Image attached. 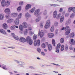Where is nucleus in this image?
<instances>
[{"instance_id": "f257e3e1", "label": "nucleus", "mask_w": 75, "mask_h": 75, "mask_svg": "<svg viewBox=\"0 0 75 75\" xmlns=\"http://www.w3.org/2000/svg\"><path fill=\"white\" fill-rule=\"evenodd\" d=\"M44 35H45V33H44V30H41L40 29H39L38 36V37H40V38H42Z\"/></svg>"}, {"instance_id": "f03ea898", "label": "nucleus", "mask_w": 75, "mask_h": 75, "mask_svg": "<svg viewBox=\"0 0 75 75\" xmlns=\"http://www.w3.org/2000/svg\"><path fill=\"white\" fill-rule=\"evenodd\" d=\"M51 25V21L50 20L48 19L46 21V23L45 25L44 28L45 29H48Z\"/></svg>"}, {"instance_id": "7ed1b4c3", "label": "nucleus", "mask_w": 75, "mask_h": 75, "mask_svg": "<svg viewBox=\"0 0 75 75\" xmlns=\"http://www.w3.org/2000/svg\"><path fill=\"white\" fill-rule=\"evenodd\" d=\"M19 32L20 34H23L24 33V27L22 25H20L19 27Z\"/></svg>"}, {"instance_id": "20e7f679", "label": "nucleus", "mask_w": 75, "mask_h": 75, "mask_svg": "<svg viewBox=\"0 0 75 75\" xmlns=\"http://www.w3.org/2000/svg\"><path fill=\"white\" fill-rule=\"evenodd\" d=\"M34 45L35 47L36 46L39 47V46H40V40H38L37 42H36L35 41H34Z\"/></svg>"}, {"instance_id": "39448f33", "label": "nucleus", "mask_w": 75, "mask_h": 75, "mask_svg": "<svg viewBox=\"0 0 75 75\" xmlns=\"http://www.w3.org/2000/svg\"><path fill=\"white\" fill-rule=\"evenodd\" d=\"M4 11L6 14H11V11L10 8H6L4 10Z\"/></svg>"}, {"instance_id": "423d86ee", "label": "nucleus", "mask_w": 75, "mask_h": 75, "mask_svg": "<svg viewBox=\"0 0 75 75\" xmlns=\"http://www.w3.org/2000/svg\"><path fill=\"white\" fill-rule=\"evenodd\" d=\"M14 61H15V62H17V63H18V65H25V63L23 62H19L18 60H15Z\"/></svg>"}, {"instance_id": "0eeeda50", "label": "nucleus", "mask_w": 75, "mask_h": 75, "mask_svg": "<svg viewBox=\"0 0 75 75\" xmlns=\"http://www.w3.org/2000/svg\"><path fill=\"white\" fill-rule=\"evenodd\" d=\"M40 9H38L36 10L34 13V15L37 16L40 13Z\"/></svg>"}, {"instance_id": "6e6552de", "label": "nucleus", "mask_w": 75, "mask_h": 75, "mask_svg": "<svg viewBox=\"0 0 75 75\" xmlns=\"http://www.w3.org/2000/svg\"><path fill=\"white\" fill-rule=\"evenodd\" d=\"M19 41L21 42H26V39L24 38L21 37L19 39Z\"/></svg>"}, {"instance_id": "1a4fd4ad", "label": "nucleus", "mask_w": 75, "mask_h": 75, "mask_svg": "<svg viewBox=\"0 0 75 75\" xmlns=\"http://www.w3.org/2000/svg\"><path fill=\"white\" fill-rule=\"evenodd\" d=\"M47 36L49 38H51L54 37V34L53 33H49L47 34Z\"/></svg>"}, {"instance_id": "9d476101", "label": "nucleus", "mask_w": 75, "mask_h": 75, "mask_svg": "<svg viewBox=\"0 0 75 75\" xmlns=\"http://www.w3.org/2000/svg\"><path fill=\"white\" fill-rule=\"evenodd\" d=\"M22 25L24 28H27L28 27V23L26 22H23L22 23Z\"/></svg>"}, {"instance_id": "9b49d317", "label": "nucleus", "mask_w": 75, "mask_h": 75, "mask_svg": "<svg viewBox=\"0 0 75 75\" xmlns=\"http://www.w3.org/2000/svg\"><path fill=\"white\" fill-rule=\"evenodd\" d=\"M31 5L30 4H27L25 6V9L26 10H29L30 8H31Z\"/></svg>"}, {"instance_id": "f8f14e48", "label": "nucleus", "mask_w": 75, "mask_h": 75, "mask_svg": "<svg viewBox=\"0 0 75 75\" xmlns=\"http://www.w3.org/2000/svg\"><path fill=\"white\" fill-rule=\"evenodd\" d=\"M69 43L71 45H75V41H74V39H71L69 42Z\"/></svg>"}, {"instance_id": "ddd939ff", "label": "nucleus", "mask_w": 75, "mask_h": 75, "mask_svg": "<svg viewBox=\"0 0 75 75\" xmlns=\"http://www.w3.org/2000/svg\"><path fill=\"white\" fill-rule=\"evenodd\" d=\"M14 23L15 25H18L20 23V20L16 18L14 21Z\"/></svg>"}, {"instance_id": "4468645a", "label": "nucleus", "mask_w": 75, "mask_h": 75, "mask_svg": "<svg viewBox=\"0 0 75 75\" xmlns=\"http://www.w3.org/2000/svg\"><path fill=\"white\" fill-rule=\"evenodd\" d=\"M14 22V19L13 18H10L7 21V23L10 24L11 23Z\"/></svg>"}, {"instance_id": "2eb2a0df", "label": "nucleus", "mask_w": 75, "mask_h": 75, "mask_svg": "<svg viewBox=\"0 0 75 75\" xmlns=\"http://www.w3.org/2000/svg\"><path fill=\"white\" fill-rule=\"evenodd\" d=\"M18 16V13H13L11 14V16L12 17H16Z\"/></svg>"}, {"instance_id": "dca6fc26", "label": "nucleus", "mask_w": 75, "mask_h": 75, "mask_svg": "<svg viewBox=\"0 0 75 75\" xmlns=\"http://www.w3.org/2000/svg\"><path fill=\"white\" fill-rule=\"evenodd\" d=\"M25 16L26 18H28L31 17V15L28 12H27L25 13Z\"/></svg>"}, {"instance_id": "f3484780", "label": "nucleus", "mask_w": 75, "mask_h": 75, "mask_svg": "<svg viewBox=\"0 0 75 75\" xmlns=\"http://www.w3.org/2000/svg\"><path fill=\"white\" fill-rule=\"evenodd\" d=\"M35 10V7H34L32 8L30 11H29V13L32 14V13H33L34 12Z\"/></svg>"}, {"instance_id": "a211bd4d", "label": "nucleus", "mask_w": 75, "mask_h": 75, "mask_svg": "<svg viewBox=\"0 0 75 75\" xmlns=\"http://www.w3.org/2000/svg\"><path fill=\"white\" fill-rule=\"evenodd\" d=\"M0 32L1 33H2V34H4V35H6V34H7V33H6V31L2 29H0Z\"/></svg>"}, {"instance_id": "6ab92c4d", "label": "nucleus", "mask_w": 75, "mask_h": 75, "mask_svg": "<svg viewBox=\"0 0 75 75\" xmlns=\"http://www.w3.org/2000/svg\"><path fill=\"white\" fill-rule=\"evenodd\" d=\"M65 35H68L70 32H71V29H69L68 30L65 31Z\"/></svg>"}, {"instance_id": "aec40b11", "label": "nucleus", "mask_w": 75, "mask_h": 75, "mask_svg": "<svg viewBox=\"0 0 75 75\" xmlns=\"http://www.w3.org/2000/svg\"><path fill=\"white\" fill-rule=\"evenodd\" d=\"M4 17V15L3 13L0 14V20H3Z\"/></svg>"}, {"instance_id": "412c9836", "label": "nucleus", "mask_w": 75, "mask_h": 75, "mask_svg": "<svg viewBox=\"0 0 75 75\" xmlns=\"http://www.w3.org/2000/svg\"><path fill=\"white\" fill-rule=\"evenodd\" d=\"M10 2L9 1L7 0L5 1V6L6 7H8V6H10Z\"/></svg>"}, {"instance_id": "4be33fe9", "label": "nucleus", "mask_w": 75, "mask_h": 75, "mask_svg": "<svg viewBox=\"0 0 75 75\" xmlns=\"http://www.w3.org/2000/svg\"><path fill=\"white\" fill-rule=\"evenodd\" d=\"M41 20V17L39 16L36 19L35 21L37 23H38V22L40 21Z\"/></svg>"}, {"instance_id": "5701e85b", "label": "nucleus", "mask_w": 75, "mask_h": 75, "mask_svg": "<svg viewBox=\"0 0 75 75\" xmlns=\"http://www.w3.org/2000/svg\"><path fill=\"white\" fill-rule=\"evenodd\" d=\"M71 19H69L66 21V24L67 25H69V24H71Z\"/></svg>"}, {"instance_id": "b1692460", "label": "nucleus", "mask_w": 75, "mask_h": 75, "mask_svg": "<svg viewBox=\"0 0 75 75\" xmlns=\"http://www.w3.org/2000/svg\"><path fill=\"white\" fill-rule=\"evenodd\" d=\"M3 26L4 28V29H5V30L7 29L8 26H7V25L6 23H4L3 25Z\"/></svg>"}, {"instance_id": "393cba45", "label": "nucleus", "mask_w": 75, "mask_h": 75, "mask_svg": "<svg viewBox=\"0 0 75 75\" xmlns=\"http://www.w3.org/2000/svg\"><path fill=\"white\" fill-rule=\"evenodd\" d=\"M64 15H62L60 18V23H62V22L64 21Z\"/></svg>"}, {"instance_id": "a878e982", "label": "nucleus", "mask_w": 75, "mask_h": 75, "mask_svg": "<svg viewBox=\"0 0 75 75\" xmlns=\"http://www.w3.org/2000/svg\"><path fill=\"white\" fill-rule=\"evenodd\" d=\"M1 5L2 7H4L6 6V3L5 1H1Z\"/></svg>"}, {"instance_id": "bb28decb", "label": "nucleus", "mask_w": 75, "mask_h": 75, "mask_svg": "<svg viewBox=\"0 0 75 75\" xmlns=\"http://www.w3.org/2000/svg\"><path fill=\"white\" fill-rule=\"evenodd\" d=\"M22 16H23V14H22V13H20L18 15L17 18L19 19H21Z\"/></svg>"}, {"instance_id": "cd10ccee", "label": "nucleus", "mask_w": 75, "mask_h": 75, "mask_svg": "<svg viewBox=\"0 0 75 75\" xmlns=\"http://www.w3.org/2000/svg\"><path fill=\"white\" fill-rule=\"evenodd\" d=\"M57 11H55L53 12V16L54 18H56V17H57Z\"/></svg>"}, {"instance_id": "c85d7f7f", "label": "nucleus", "mask_w": 75, "mask_h": 75, "mask_svg": "<svg viewBox=\"0 0 75 75\" xmlns=\"http://www.w3.org/2000/svg\"><path fill=\"white\" fill-rule=\"evenodd\" d=\"M48 49L49 51H51L52 50V47L50 44H49L48 45Z\"/></svg>"}, {"instance_id": "c756f323", "label": "nucleus", "mask_w": 75, "mask_h": 75, "mask_svg": "<svg viewBox=\"0 0 75 75\" xmlns=\"http://www.w3.org/2000/svg\"><path fill=\"white\" fill-rule=\"evenodd\" d=\"M75 13H72L71 14L70 17L71 18H74L75 17Z\"/></svg>"}, {"instance_id": "7c9ffc66", "label": "nucleus", "mask_w": 75, "mask_h": 75, "mask_svg": "<svg viewBox=\"0 0 75 75\" xmlns=\"http://www.w3.org/2000/svg\"><path fill=\"white\" fill-rule=\"evenodd\" d=\"M31 40V37H30L29 36H28L27 37L26 39V42H28L29 41H30V40Z\"/></svg>"}, {"instance_id": "2f4dec72", "label": "nucleus", "mask_w": 75, "mask_h": 75, "mask_svg": "<svg viewBox=\"0 0 75 75\" xmlns=\"http://www.w3.org/2000/svg\"><path fill=\"white\" fill-rule=\"evenodd\" d=\"M11 29L13 31H17V29L15 28V27L14 26H12L11 27Z\"/></svg>"}, {"instance_id": "473e14b6", "label": "nucleus", "mask_w": 75, "mask_h": 75, "mask_svg": "<svg viewBox=\"0 0 75 75\" xmlns=\"http://www.w3.org/2000/svg\"><path fill=\"white\" fill-rule=\"evenodd\" d=\"M30 45H32L33 43V40L31 39L29 41L27 42Z\"/></svg>"}, {"instance_id": "72a5a7b5", "label": "nucleus", "mask_w": 75, "mask_h": 75, "mask_svg": "<svg viewBox=\"0 0 75 75\" xmlns=\"http://www.w3.org/2000/svg\"><path fill=\"white\" fill-rule=\"evenodd\" d=\"M50 6H53V7H57V6H60V5L57 4H50Z\"/></svg>"}, {"instance_id": "f704fd0d", "label": "nucleus", "mask_w": 75, "mask_h": 75, "mask_svg": "<svg viewBox=\"0 0 75 75\" xmlns=\"http://www.w3.org/2000/svg\"><path fill=\"white\" fill-rule=\"evenodd\" d=\"M54 26H52V27L50 29L51 32L52 33H53V32L54 31Z\"/></svg>"}, {"instance_id": "c9c22d12", "label": "nucleus", "mask_w": 75, "mask_h": 75, "mask_svg": "<svg viewBox=\"0 0 75 75\" xmlns=\"http://www.w3.org/2000/svg\"><path fill=\"white\" fill-rule=\"evenodd\" d=\"M72 10V7H69L68 8V12L69 13H70V12H71Z\"/></svg>"}, {"instance_id": "e433bc0d", "label": "nucleus", "mask_w": 75, "mask_h": 75, "mask_svg": "<svg viewBox=\"0 0 75 75\" xmlns=\"http://www.w3.org/2000/svg\"><path fill=\"white\" fill-rule=\"evenodd\" d=\"M75 36V34L74 33H71V34L69 35L70 37V38H73Z\"/></svg>"}, {"instance_id": "4c0bfd02", "label": "nucleus", "mask_w": 75, "mask_h": 75, "mask_svg": "<svg viewBox=\"0 0 75 75\" xmlns=\"http://www.w3.org/2000/svg\"><path fill=\"white\" fill-rule=\"evenodd\" d=\"M2 68L4 69L5 70H7V68L6 67V65L4 64L2 65Z\"/></svg>"}, {"instance_id": "58836bf2", "label": "nucleus", "mask_w": 75, "mask_h": 75, "mask_svg": "<svg viewBox=\"0 0 75 75\" xmlns=\"http://www.w3.org/2000/svg\"><path fill=\"white\" fill-rule=\"evenodd\" d=\"M54 25L55 27H57L58 26V22L55 21L54 22Z\"/></svg>"}, {"instance_id": "ea45409f", "label": "nucleus", "mask_w": 75, "mask_h": 75, "mask_svg": "<svg viewBox=\"0 0 75 75\" xmlns=\"http://www.w3.org/2000/svg\"><path fill=\"white\" fill-rule=\"evenodd\" d=\"M21 10V6H19L17 8V11H20Z\"/></svg>"}, {"instance_id": "a19ab883", "label": "nucleus", "mask_w": 75, "mask_h": 75, "mask_svg": "<svg viewBox=\"0 0 75 75\" xmlns=\"http://www.w3.org/2000/svg\"><path fill=\"white\" fill-rule=\"evenodd\" d=\"M61 13L58 14L57 16V19H59V18L61 17Z\"/></svg>"}, {"instance_id": "79ce46f5", "label": "nucleus", "mask_w": 75, "mask_h": 75, "mask_svg": "<svg viewBox=\"0 0 75 75\" xmlns=\"http://www.w3.org/2000/svg\"><path fill=\"white\" fill-rule=\"evenodd\" d=\"M14 38L16 40H19V38L17 36H13Z\"/></svg>"}, {"instance_id": "37998d69", "label": "nucleus", "mask_w": 75, "mask_h": 75, "mask_svg": "<svg viewBox=\"0 0 75 75\" xmlns=\"http://www.w3.org/2000/svg\"><path fill=\"white\" fill-rule=\"evenodd\" d=\"M60 43L62 44V43H64V39L63 38H62L60 40Z\"/></svg>"}, {"instance_id": "c03bdc74", "label": "nucleus", "mask_w": 75, "mask_h": 75, "mask_svg": "<svg viewBox=\"0 0 75 75\" xmlns=\"http://www.w3.org/2000/svg\"><path fill=\"white\" fill-rule=\"evenodd\" d=\"M61 44L60 43H59L57 44V47H56V48H60L61 47Z\"/></svg>"}, {"instance_id": "a18cd8bd", "label": "nucleus", "mask_w": 75, "mask_h": 75, "mask_svg": "<svg viewBox=\"0 0 75 75\" xmlns=\"http://www.w3.org/2000/svg\"><path fill=\"white\" fill-rule=\"evenodd\" d=\"M27 33H28V29H25L24 31V35H26V34H27Z\"/></svg>"}, {"instance_id": "49530a36", "label": "nucleus", "mask_w": 75, "mask_h": 75, "mask_svg": "<svg viewBox=\"0 0 75 75\" xmlns=\"http://www.w3.org/2000/svg\"><path fill=\"white\" fill-rule=\"evenodd\" d=\"M52 43L53 46L55 47V42L54 39L52 40Z\"/></svg>"}, {"instance_id": "de8ad7c7", "label": "nucleus", "mask_w": 75, "mask_h": 75, "mask_svg": "<svg viewBox=\"0 0 75 75\" xmlns=\"http://www.w3.org/2000/svg\"><path fill=\"white\" fill-rule=\"evenodd\" d=\"M37 38V35L34 34L33 36V40H35Z\"/></svg>"}, {"instance_id": "09e8293b", "label": "nucleus", "mask_w": 75, "mask_h": 75, "mask_svg": "<svg viewBox=\"0 0 75 75\" xmlns=\"http://www.w3.org/2000/svg\"><path fill=\"white\" fill-rule=\"evenodd\" d=\"M19 4L20 6H23L24 4V2L23 1H21L19 3Z\"/></svg>"}, {"instance_id": "8fccbe9b", "label": "nucleus", "mask_w": 75, "mask_h": 75, "mask_svg": "<svg viewBox=\"0 0 75 75\" xmlns=\"http://www.w3.org/2000/svg\"><path fill=\"white\" fill-rule=\"evenodd\" d=\"M64 50V45H62L61 47V51H63Z\"/></svg>"}, {"instance_id": "3c124183", "label": "nucleus", "mask_w": 75, "mask_h": 75, "mask_svg": "<svg viewBox=\"0 0 75 75\" xmlns=\"http://www.w3.org/2000/svg\"><path fill=\"white\" fill-rule=\"evenodd\" d=\"M69 28V26H66L65 28V31H67V30H68Z\"/></svg>"}, {"instance_id": "603ef678", "label": "nucleus", "mask_w": 75, "mask_h": 75, "mask_svg": "<svg viewBox=\"0 0 75 75\" xmlns=\"http://www.w3.org/2000/svg\"><path fill=\"white\" fill-rule=\"evenodd\" d=\"M47 10H45L43 12V16H46L47 15Z\"/></svg>"}, {"instance_id": "864d4df0", "label": "nucleus", "mask_w": 75, "mask_h": 75, "mask_svg": "<svg viewBox=\"0 0 75 75\" xmlns=\"http://www.w3.org/2000/svg\"><path fill=\"white\" fill-rule=\"evenodd\" d=\"M59 49L57 47H56V51H55V52L57 53H59Z\"/></svg>"}, {"instance_id": "5fc2aeb1", "label": "nucleus", "mask_w": 75, "mask_h": 75, "mask_svg": "<svg viewBox=\"0 0 75 75\" xmlns=\"http://www.w3.org/2000/svg\"><path fill=\"white\" fill-rule=\"evenodd\" d=\"M45 44L44 43H43L42 45V48H45Z\"/></svg>"}, {"instance_id": "6e6d98bb", "label": "nucleus", "mask_w": 75, "mask_h": 75, "mask_svg": "<svg viewBox=\"0 0 75 75\" xmlns=\"http://www.w3.org/2000/svg\"><path fill=\"white\" fill-rule=\"evenodd\" d=\"M72 11L73 12V13H75V7H72Z\"/></svg>"}, {"instance_id": "4d7b16f0", "label": "nucleus", "mask_w": 75, "mask_h": 75, "mask_svg": "<svg viewBox=\"0 0 75 75\" xmlns=\"http://www.w3.org/2000/svg\"><path fill=\"white\" fill-rule=\"evenodd\" d=\"M37 51L39 52V53H40L41 52V49L40 48H38L37 49Z\"/></svg>"}, {"instance_id": "13d9d810", "label": "nucleus", "mask_w": 75, "mask_h": 75, "mask_svg": "<svg viewBox=\"0 0 75 75\" xmlns=\"http://www.w3.org/2000/svg\"><path fill=\"white\" fill-rule=\"evenodd\" d=\"M9 14H8L7 15H6V18H10V15H9Z\"/></svg>"}, {"instance_id": "bf43d9fd", "label": "nucleus", "mask_w": 75, "mask_h": 75, "mask_svg": "<svg viewBox=\"0 0 75 75\" xmlns=\"http://www.w3.org/2000/svg\"><path fill=\"white\" fill-rule=\"evenodd\" d=\"M43 25L44 24L43 23H41L40 24V27L41 28H43Z\"/></svg>"}, {"instance_id": "052dcab7", "label": "nucleus", "mask_w": 75, "mask_h": 75, "mask_svg": "<svg viewBox=\"0 0 75 75\" xmlns=\"http://www.w3.org/2000/svg\"><path fill=\"white\" fill-rule=\"evenodd\" d=\"M69 13H66L65 14V16L66 17H68L69 16Z\"/></svg>"}, {"instance_id": "680f3d73", "label": "nucleus", "mask_w": 75, "mask_h": 75, "mask_svg": "<svg viewBox=\"0 0 75 75\" xmlns=\"http://www.w3.org/2000/svg\"><path fill=\"white\" fill-rule=\"evenodd\" d=\"M51 64H52V65H56V66H60V65L59 64H55L54 63H51Z\"/></svg>"}, {"instance_id": "e2e57ef3", "label": "nucleus", "mask_w": 75, "mask_h": 75, "mask_svg": "<svg viewBox=\"0 0 75 75\" xmlns=\"http://www.w3.org/2000/svg\"><path fill=\"white\" fill-rule=\"evenodd\" d=\"M68 49V45H66L65 46V49L66 51H67Z\"/></svg>"}, {"instance_id": "0e129e2a", "label": "nucleus", "mask_w": 75, "mask_h": 75, "mask_svg": "<svg viewBox=\"0 0 75 75\" xmlns=\"http://www.w3.org/2000/svg\"><path fill=\"white\" fill-rule=\"evenodd\" d=\"M59 11L60 13H62V11H63V8H60L59 10Z\"/></svg>"}, {"instance_id": "69168bd1", "label": "nucleus", "mask_w": 75, "mask_h": 75, "mask_svg": "<svg viewBox=\"0 0 75 75\" xmlns=\"http://www.w3.org/2000/svg\"><path fill=\"white\" fill-rule=\"evenodd\" d=\"M41 54L42 55H43V56H44V57H45V54L44 52H41Z\"/></svg>"}, {"instance_id": "338daca9", "label": "nucleus", "mask_w": 75, "mask_h": 75, "mask_svg": "<svg viewBox=\"0 0 75 75\" xmlns=\"http://www.w3.org/2000/svg\"><path fill=\"white\" fill-rule=\"evenodd\" d=\"M69 48L70 50H74V48H73V47H72V46H70Z\"/></svg>"}, {"instance_id": "774afa93", "label": "nucleus", "mask_w": 75, "mask_h": 75, "mask_svg": "<svg viewBox=\"0 0 75 75\" xmlns=\"http://www.w3.org/2000/svg\"><path fill=\"white\" fill-rule=\"evenodd\" d=\"M58 29H57L55 31V35H57V34H58Z\"/></svg>"}]
</instances>
